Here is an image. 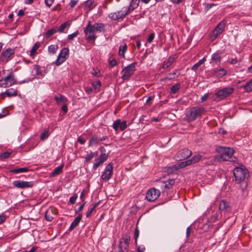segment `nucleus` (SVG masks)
<instances>
[{"label": "nucleus", "mask_w": 252, "mask_h": 252, "mask_svg": "<svg viewBox=\"0 0 252 252\" xmlns=\"http://www.w3.org/2000/svg\"><path fill=\"white\" fill-rule=\"evenodd\" d=\"M12 152L10 151H6L1 154L0 158H8L11 154Z\"/></svg>", "instance_id": "obj_50"}, {"label": "nucleus", "mask_w": 252, "mask_h": 252, "mask_svg": "<svg viewBox=\"0 0 252 252\" xmlns=\"http://www.w3.org/2000/svg\"><path fill=\"white\" fill-rule=\"evenodd\" d=\"M34 69L35 70V74L37 75H39L41 77L44 76V74H43L42 72L40 70V67L39 65H35L34 67Z\"/></svg>", "instance_id": "obj_42"}, {"label": "nucleus", "mask_w": 252, "mask_h": 252, "mask_svg": "<svg viewBox=\"0 0 252 252\" xmlns=\"http://www.w3.org/2000/svg\"><path fill=\"white\" fill-rule=\"evenodd\" d=\"M84 30L86 31L87 32H89L91 33H94V34L96 32L94 27H90V28L88 29L87 30L84 29Z\"/></svg>", "instance_id": "obj_55"}, {"label": "nucleus", "mask_w": 252, "mask_h": 252, "mask_svg": "<svg viewBox=\"0 0 252 252\" xmlns=\"http://www.w3.org/2000/svg\"><path fill=\"white\" fill-rule=\"evenodd\" d=\"M69 49L67 48H63L59 53L57 60L55 61V64L57 65H60L63 63L67 59L68 56Z\"/></svg>", "instance_id": "obj_11"}, {"label": "nucleus", "mask_w": 252, "mask_h": 252, "mask_svg": "<svg viewBox=\"0 0 252 252\" xmlns=\"http://www.w3.org/2000/svg\"><path fill=\"white\" fill-rule=\"evenodd\" d=\"M217 152L220 154V158L223 157H227L231 158L232 156L235 152L234 150L228 147H219L216 149Z\"/></svg>", "instance_id": "obj_8"}, {"label": "nucleus", "mask_w": 252, "mask_h": 252, "mask_svg": "<svg viewBox=\"0 0 252 252\" xmlns=\"http://www.w3.org/2000/svg\"><path fill=\"white\" fill-rule=\"evenodd\" d=\"M16 82V80L14 78L13 74L11 72L10 73L5 77L2 78L0 79V87L1 88H7Z\"/></svg>", "instance_id": "obj_5"}, {"label": "nucleus", "mask_w": 252, "mask_h": 252, "mask_svg": "<svg viewBox=\"0 0 252 252\" xmlns=\"http://www.w3.org/2000/svg\"><path fill=\"white\" fill-rule=\"evenodd\" d=\"M71 25V22L67 21L63 24H62L58 29H57L58 32L60 33L65 32L64 30L66 28H68Z\"/></svg>", "instance_id": "obj_24"}, {"label": "nucleus", "mask_w": 252, "mask_h": 252, "mask_svg": "<svg viewBox=\"0 0 252 252\" xmlns=\"http://www.w3.org/2000/svg\"><path fill=\"white\" fill-rule=\"evenodd\" d=\"M206 61V59L205 57L203 58L202 59L199 60L197 63H196L195 64H194L192 68L191 69L194 71H196L199 66H200L202 64L204 63V62Z\"/></svg>", "instance_id": "obj_31"}, {"label": "nucleus", "mask_w": 252, "mask_h": 252, "mask_svg": "<svg viewBox=\"0 0 252 252\" xmlns=\"http://www.w3.org/2000/svg\"><path fill=\"white\" fill-rule=\"evenodd\" d=\"M126 126L127 125L126 121H123L122 122H121V124L119 127L121 130H124L126 128Z\"/></svg>", "instance_id": "obj_49"}, {"label": "nucleus", "mask_w": 252, "mask_h": 252, "mask_svg": "<svg viewBox=\"0 0 252 252\" xmlns=\"http://www.w3.org/2000/svg\"><path fill=\"white\" fill-rule=\"evenodd\" d=\"M86 204V202H84L77 209V210L75 211V214H78L79 212H81L83 209V208Z\"/></svg>", "instance_id": "obj_64"}, {"label": "nucleus", "mask_w": 252, "mask_h": 252, "mask_svg": "<svg viewBox=\"0 0 252 252\" xmlns=\"http://www.w3.org/2000/svg\"><path fill=\"white\" fill-rule=\"evenodd\" d=\"M234 93V89L231 87L218 89L215 91V95L219 99H224Z\"/></svg>", "instance_id": "obj_4"}, {"label": "nucleus", "mask_w": 252, "mask_h": 252, "mask_svg": "<svg viewBox=\"0 0 252 252\" xmlns=\"http://www.w3.org/2000/svg\"><path fill=\"white\" fill-rule=\"evenodd\" d=\"M129 13V11L126 9V11H119L117 12L111 13L109 15V17L112 20L116 21L119 19H123Z\"/></svg>", "instance_id": "obj_15"}, {"label": "nucleus", "mask_w": 252, "mask_h": 252, "mask_svg": "<svg viewBox=\"0 0 252 252\" xmlns=\"http://www.w3.org/2000/svg\"><path fill=\"white\" fill-rule=\"evenodd\" d=\"M55 99L58 104L67 101V98L61 94H59L58 95L55 96Z\"/></svg>", "instance_id": "obj_28"}, {"label": "nucleus", "mask_w": 252, "mask_h": 252, "mask_svg": "<svg viewBox=\"0 0 252 252\" xmlns=\"http://www.w3.org/2000/svg\"><path fill=\"white\" fill-rule=\"evenodd\" d=\"M48 51L52 54H55L58 49V46L56 45H51L48 47Z\"/></svg>", "instance_id": "obj_37"}, {"label": "nucleus", "mask_w": 252, "mask_h": 252, "mask_svg": "<svg viewBox=\"0 0 252 252\" xmlns=\"http://www.w3.org/2000/svg\"><path fill=\"white\" fill-rule=\"evenodd\" d=\"M200 159V158H190L185 161L179 162L174 165L165 167L163 168V171L166 172L168 174H174L181 168L198 162Z\"/></svg>", "instance_id": "obj_1"}, {"label": "nucleus", "mask_w": 252, "mask_h": 252, "mask_svg": "<svg viewBox=\"0 0 252 252\" xmlns=\"http://www.w3.org/2000/svg\"><path fill=\"white\" fill-rule=\"evenodd\" d=\"M217 5V4L215 3H207L205 7V10L206 11H208L210 9H211L212 7Z\"/></svg>", "instance_id": "obj_53"}, {"label": "nucleus", "mask_w": 252, "mask_h": 252, "mask_svg": "<svg viewBox=\"0 0 252 252\" xmlns=\"http://www.w3.org/2000/svg\"><path fill=\"white\" fill-rule=\"evenodd\" d=\"M86 135L82 134L80 135L77 139V142L81 144H84L86 143L87 138L85 137Z\"/></svg>", "instance_id": "obj_39"}, {"label": "nucleus", "mask_w": 252, "mask_h": 252, "mask_svg": "<svg viewBox=\"0 0 252 252\" xmlns=\"http://www.w3.org/2000/svg\"><path fill=\"white\" fill-rule=\"evenodd\" d=\"M78 33H79L78 31H76L73 33L68 34L67 36V38L69 40H72L74 38H75V37H76L78 35Z\"/></svg>", "instance_id": "obj_47"}, {"label": "nucleus", "mask_w": 252, "mask_h": 252, "mask_svg": "<svg viewBox=\"0 0 252 252\" xmlns=\"http://www.w3.org/2000/svg\"><path fill=\"white\" fill-rule=\"evenodd\" d=\"M175 60V58L172 56H170L168 58V59L165 60L162 64V67L163 69L169 67L174 62Z\"/></svg>", "instance_id": "obj_23"}, {"label": "nucleus", "mask_w": 252, "mask_h": 252, "mask_svg": "<svg viewBox=\"0 0 252 252\" xmlns=\"http://www.w3.org/2000/svg\"><path fill=\"white\" fill-rule=\"evenodd\" d=\"M226 22L225 20L220 22L215 28L211 36L212 39H216L224 31L226 27Z\"/></svg>", "instance_id": "obj_9"}, {"label": "nucleus", "mask_w": 252, "mask_h": 252, "mask_svg": "<svg viewBox=\"0 0 252 252\" xmlns=\"http://www.w3.org/2000/svg\"><path fill=\"white\" fill-rule=\"evenodd\" d=\"M45 219L49 221H51L53 220V217L50 214L49 211H47L45 213Z\"/></svg>", "instance_id": "obj_46"}, {"label": "nucleus", "mask_w": 252, "mask_h": 252, "mask_svg": "<svg viewBox=\"0 0 252 252\" xmlns=\"http://www.w3.org/2000/svg\"><path fill=\"white\" fill-rule=\"evenodd\" d=\"M233 175L235 181L239 184L243 182L246 179L250 177L248 169L242 164H239L233 170Z\"/></svg>", "instance_id": "obj_2"}, {"label": "nucleus", "mask_w": 252, "mask_h": 252, "mask_svg": "<svg viewBox=\"0 0 252 252\" xmlns=\"http://www.w3.org/2000/svg\"><path fill=\"white\" fill-rule=\"evenodd\" d=\"M107 158H99L95 160V162L93 165V169L96 170L97 168L101 164H102Z\"/></svg>", "instance_id": "obj_32"}, {"label": "nucleus", "mask_w": 252, "mask_h": 252, "mask_svg": "<svg viewBox=\"0 0 252 252\" xmlns=\"http://www.w3.org/2000/svg\"><path fill=\"white\" fill-rule=\"evenodd\" d=\"M127 51V45L125 43L123 46H120L119 49V55L122 58H125V53Z\"/></svg>", "instance_id": "obj_27"}, {"label": "nucleus", "mask_w": 252, "mask_h": 252, "mask_svg": "<svg viewBox=\"0 0 252 252\" xmlns=\"http://www.w3.org/2000/svg\"><path fill=\"white\" fill-rule=\"evenodd\" d=\"M84 32L85 34L86 39L90 42H93V44H94V41L96 38V36L94 33H91L89 32H87L84 30Z\"/></svg>", "instance_id": "obj_22"}, {"label": "nucleus", "mask_w": 252, "mask_h": 252, "mask_svg": "<svg viewBox=\"0 0 252 252\" xmlns=\"http://www.w3.org/2000/svg\"><path fill=\"white\" fill-rule=\"evenodd\" d=\"M122 239L124 240L125 244L128 245L130 240V237L129 235H126L125 237H123Z\"/></svg>", "instance_id": "obj_52"}, {"label": "nucleus", "mask_w": 252, "mask_h": 252, "mask_svg": "<svg viewBox=\"0 0 252 252\" xmlns=\"http://www.w3.org/2000/svg\"><path fill=\"white\" fill-rule=\"evenodd\" d=\"M181 88V84L180 83H177L174 85L170 88V94H175Z\"/></svg>", "instance_id": "obj_30"}, {"label": "nucleus", "mask_w": 252, "mask_h": 252, "mask_svg": "<svg viewBox=\"0 0 252 252\" xmlns=\"http://www.w3.org/2000/svg\"><path fill=\"white\" fill-rule=\"evenodd\" d=\"M40 46V43L38 42H36L32 47L31 51H30V56H33L34 54H35L36 50L38 49V48Z\"/></svg>", "instance_id": "obj_35"}, {"label": "nucleus", "mask_w": 252, "mask_h": 252, "mask_svg": "<svg viewBox=\"0 0 252 252\" xmlns=\"http://www.w3.org/2000/svg\"><path fill=\"white\" fill-rule=\"evenodd\" d=\"M82 215V214H79L77 217H76L74 220L71 223L69 228V231H72L73 230L76 226H77L81 220Z\"/></svg>", "instance_id": "obj_20"}, {"label": "nucleus", "mask_w": 252, "mask_h": 252, "mask_svg": "<svg viewBox=\"0 0 252 252\" xmlns=\"http://www.w3.org/2000/svg\"><path fill=\"white\" fill-rule=\"evenodd\" d=\"M85 91L88 94H91L93 92V89L90 87H85Z\"/></svg>", "instance_id": "obj_62"}, {"label": "nucleus", "mask_w": 252, "mask_h": 252, "mask_svg": "<svg viewBox=\"0 0 252 252\" xmlns=\"http://www.w3.org/2000/svg\"><path fill=\"white\" fill-rule=\"evenodd\" d=\"M64 167V163H62L61 165L56 167L53 171L49 175V178H53L60 174L63 171V168Z\"/></svg>", "instance_id": "obj_18"}, {"label": "nucleus", "mask_w": 252, "mask_h": 252, "mask_svg": "<svg viewBox=\"0 0 252 252\" xmlns=\"http://www.w3.org/2000/svg\"><path fill=\"white\" fill-rule=\"evenodd\" d=\"M92 74L95 77H98L101 76V73L100 71H96L94 70L92 72Z\"/></svg>", "instance_id": "obj_58"}, {"label": "nucleus", "mask_w": 252, "mask_h": 252, "mask_svg": "<svg viewBox=\"0 0 252 252\" xmlns=\"http://www.w3.org/2000/svg\"><path fill=\"white\" fill-rule=\"evenodd\" d=\"M113 164L109 163L105 167L104 171L101 175V178L103 180L107 181L113 175Z\"/></svg>", "instance_id": "obj_13"}, {"label": "nucleus", "mask_w": 252, "mask_h": 252, "mask_svg": "<svg viewBox=\"0 0 252 252\" xmlns=\"http://www.w3.org/2000/svg\"><path fill=\"white\" fill-rule=\"evenodd\" d=\"M87 192V191L85 189H84L81 192L80 197L83 201H84V195L86 194Z\"/></svg>", "instance_id": "obj_63"}, {"label": "nucleus", "mask_w": 252, "mask_h": 252, "mask_svg": "<svg viewBox=\"0 0 252 252\" xmlns=\"http://www.w3.org/2000/svg\"><path fill=\"white\" fill-rule=\"evenodd\" d=\"M219 210L220 211H223L224 212L230 211V206L229 202L224 200H221L220 203Z\"/></svg>", "instance_id": "obj_19"}, {"label": "nucleus", "mask_w": 252, "mask_h": 252, "mask_svg": "<svg viewBox=\"0 0 252 252\" xmlns=\"http://www.w3.org/2000/svg\"><path fill=\"white\" fill-rule=\"evenodd\" d=\"M154 38H155V34L154 33H152L150 34V35H149L148 39H147L148 42L151 43L153 41Z\"/></svg>", "instance_id": "obj_54"}, {"label": "nucleus", "mask_w": 252, "mask_h": 252, "mask_svg": "<svg viewBox=\"0 0 252 252\" xmlns=\"http://www.w3.org/2000/svg\"><path fill=\"white\" fill-rule=\"evenodd\" d=\"M191 152L188 149H183L179 150L176 154V158H190Z\"/></svg>", "instance_id": "obj_16"}, {"label": "nucleus", "mask_w": 252, "mask_h": 252, "mask_svg": "<svg viewBox=\"0 0 252 252\" xmlns=\"http://www.w3.org/2000/svg\"><path fill=\"white\" fill-rule=\"evenodd\" d=\"M93 27H94L95 32H104L105 31V25L103 23H96L93 25Z\"/></svg>", "instance_id": "obj_25"}, {"label": "nucleus", "mask_w": 252, "mask_h": 252, "mask_svg": "<svg viewBox=\"0 0 252 252\" xmlns=\"http://www.w3.org/2000/svg\"><path fill=\"white\" fill-rule=\"evenodd\" d=\"M175 184V180L174 179H168L166 182L163 183L161 188L164 189H170L172 188Z\"/></svg>", "instance_id": "obj_21"}, {"label": "nucleus", "mask_w": 252, "mask_h": 252, "mask_svg": "<svg viewBox=\"0 0 252 252\" xmlns=\"http://www.w3.org/2000/svg\"><path fill=\"white\" fill-rule=\"evenodd\" d=\"M139 235V231L137 227H136L134 230V237L135 239V243L137 245V239Z\"/></svg>", "instance_id": "obj_45"}, {"label": "nucleus", "mask_w": 252, "mask_h": 252, "mask_svg": "<svg viewBox=\"0 0 252 252\" xmlns=\"http://www.w3.org/2000/svg\"><path fill=\"white\" fill-rule=\"evenodd\" d=\"M92 85L94 89L99 90L101 86V83L99 81H95L92 82Z\"/></svg>", "instance_id": "obj_41"}, {"label": "nucleus", "mask_w": 252, "mask_h": 252, "mask_svg": "<svg viewBox=\"0 0 252 252\" xmlns=\"http://www.w3.org/2000/svg\"><path fill=\"white\" fill-rule=\"evenodd\" d=\"M177 70H175L173 71L172 73L169 74V75L165 77L164 78L162 79V80L163 81L166 80H172L174 79L176 77H177L178 76L176 75Z\"/></svg>", "instance_id": "obj_36"}, {"label": "nucleus", "mask_w": 252, "mask_h": 252, "mask_svg": "<svg viewBox=\"0 0 252 252\" xmlns=\"http://www.w3.org/2000/svg\"><path fill=\"white\" fill-rule=\"evenodd\" d=\"M58 32L57 27H53L52 29L49 30L45 33V36L46 38H49L55 33Z\"/></svg>", "instance_id": "obj_33"}, {"label": "nucleus", "mask_w": 252, "mask_h": 252, "mask_svg": "<svg viewBox=\"0 0 252 252\" xmlns=\"http://www.w3.org/2000/svg\"><path fill=\"white\" fill-rule=\"evenodd\" d=\"M121 124V120L120 119H117L116 120L113 125V127L115 130H117L118 128L120 127V125Z\"/></svg>", "instance_id": "obj_44"}, {"label": "nucleus", "mask_w": 252, "mask_h": 252, "mask_svg": "<svg viewBox=\"0 0 252 252\" xmlns=\"http://www.w3.org/2000/svg\"><path fill=\"white\" fill-rule=\"evenodd\" d=\"M217 76L219 77H221L226 74V71L223 68H220L217 71Z\"/></svg>", "instance_id": "obj_43"}, {"label": "nucleus", "mask_w": 252, "mask_h": 252, "mask_svg": "<svg viewBox=\"0 0 252 252\" xmlns=\"http://www.w3.org/2000/svg\"><path fill=\"white\" fill-rule=\"evenodd\" d=\"M191 231V226H189V227H187V230H186V237L187 238H188L189 237Z\"/></svg>", "instance_id": "obj_56"}, {"label": "nucleus", "mask_w": 252, "mask_h": 252, "mask_svg": "<svg viewBox=\"0 0 252 252\" xmlns=\"http://www.w3.org/2000/svg\"><path fill=\"white\" fill-rule=\"evenodd\" d=\"M94 210V209L92 207L89 209L86 213V217L89 218L92 215V212H93Z\"/></svg>", "instance_id": "obj_59"}, {"label": "nucleus", "mask_w": 252, "mask_h": 252, "mask_svg": "<svg viewBox=\"0 0 252 252\" xmlns=\"http://www.w3.org/2000/svg\"><path fill=\"white\" fill-rule=\"evenodd\" d=\"M244 88L247 92H251L252 91V80L247 82L244 86Z\"/></svg>", "instance_id": "obj_38"}, {"label": "nucleus", "mask_w": 252, "mask_h": 252, "mask_svg": "<svg viewBox=\"0 0 252 252\" xmlns=\"http://www.w3.org/2000/svg\"><path fill=\"white\" fill-rule=\"evenodd\" d=\"M139 0H132L131 1L128 7L126 8L127 11H129V13H130V11H132L137 7L139 5Z\"/></svg>", "instance_id": "obj_26"}, {"label": "nucleus", "mask_w": 252, "mask_h": 252, "mask_svg": "<svg viewBox=\"0 0 252 252\" xmlns=\"http://www.w3.org/2000/svg\"><path fill=\"white\" fill-rule=\"evenodd\" d=\"M17 94V91L13 88L6 90L4 92L1 93L0 97L3 99L5 96L11 97L15 96Z\"/></svg>", "instance_id": "obj_17"}, {"label": "nucleus", "mask_w": 252, "mask_h": 252, "mask_svg": "<svg viewBox=\"0 0 252 252\" xmlns=\"http://www.w3.org/2000/svg\"><path fill=\"white\" fill-rule=\"evenodd\" d=\"M77 198V194L75 193L72 196L69 198V202L71 204H74L75 203L76 200Z\"/></svg>", "instance_id": "obj_51"}, {"label": "nucleus", "mask_w": 252, "mask_h": 252, "mask_svg": "<svg viewBox=\"0 0 252 252\" xmlns=\"http://www.w3.org/2000/svg\"><path fill=\"white\" fill-rule=\"evenodd\" d=\"M107 138L106 136H100L98 134H92L88 141V147H96L100 144V141Z\"/></svg>", "instance_id": "obj_6"}, {"label": "nucleus", "mask_w": 252, "mask_h": 252, "mask_svg": "<svg viewBox=\"0 0 252 252\" xmlns=\"http://www.w3.org/2000/svg\"><path fill=\"white\" fill-rule=\"evenodd\" d=\"M49 132L48 131H45L42 132L40 135V138L41 140H43L45 138H47L49 136Z\"/></svg>", "instance_id": "obj_48"}, {"label": "nucleus", "mask_w": 252, "mask_h": 252, "mask_svg": "<svg viewBox=\"0 0 252 252\" xmlns=\"http://www.w3.org/2000/svg\"><path fill=\"white\" fill-rule=\"evenodd\" d=\"M29 170V169L28 167H21L11 169L10 170V172L17 174L19 173L26 172L28 171Z\"/></svg>", "instance_id": "obj_29"}, {"label": "nucleus", "mask_w": 252, "mask_h": 252, "mask_svg": "<svg viewBox=\"0 0 252 252\" xmlns=\"http://www.w3.org/2000/svg\"><path fill=\"white\" fill-rule=\"evenodd\" d=\"M205 112L203 108L193 107L191 108L186 114L187 120L188 122L195 121L198 117L201 116Z\"/></svg>", "instance_id": "obj_3"}, {"label": "nucleus", "mask_w": 252, "mask_h": 252, "mask_svg": "<svg viewBox=\"0 0 252 252\" xmlns=\"http://www.w3.org/2000/svg\"><path fill=\"white\" fill-rule=\"evenodd\" d=\"M211 59L216 63L220 62L221 60L220 56L217 53L213 54L212 56Z\"/></svg>", "instance_id": "obj_40"}, {"label": "nucleus", "mask_w": 252, "mask_h": 252, "mask_svg": "<svg viewBox=\"0 0 252 252\" xmlns=\"http://www.w3.org/2000/svg\"><path fill=\"white\" fill-rule=\"evenodd\" d=\"M94 0H88L85 2V7L88 10H91L94 7Z\"/></svg>", "instance_id": "obj_34"}, {"label": "nucleus", "mask_w": 252, "mask_h": 252, "mask_svg": "<svg viewBox=\"0 0 252 252\" xmlns=\"http://www.w3.org/2000/svg\"><path fill=\"white\" fill-rule=\"evenodd\" d=\"M117 63V62L115 59H113L109 61V64L111 67H114Z\"/></svg>", "instance_id": "obj_57"}, {"label": "nucleus", "mask_w": 252, "mask_h": 252, "mask_svg": "<svg viewBox=\"0 0 252 252\" xmlns=\"http://www.w3.org/2000/svg\"><path fill=\"white\" fill-rule=\"evenodd\" d=\"M6 220V216L4 214L0 215V224L3 223Z\"/></svg>", "instance_id": "obj_61"}, {"label": "nucleus", "mask_w": 252, "mask_h": 252, "mask_svg": "<svg viewBox=\"0 0 252 252\" xmlns=\"http://www.w3.org/2000/svg\"><path fill=\"white\" fill-rule=\"evenodd\" d=\"M160 194V191L154 188H151L148 190L146 198L150 202H153L156 200Z\"/></svg>", "instance_id": "obj_10"}, {"label": "nucleus", "mask_w": 252, "mask_h": 252, "mask_svg": "<svg viewBox=\"0 0 252 252\" xmlns=\"http://www.w3.org/2000/svg\"><path fill=\"white\" fill-rule=\"evenodd\" d=\"M136 63H133L126 66L122 71L124 72L122 78L124 80L127 79L129 77L133 74L135 70Z\"/></svg>", "instance_id": "obj_7"}, {"label": "nucleus", "mask_w": 252, "mask_h": 252, "mask_svg": "<svg viewBox=\"0 0 252 252\" xmlns=\"http://www.w3.org/2000/svg\"><path fill=\"white\" fill-rule=\"evenodd\" d=\"M145 250V247L143 245L138 246V247L137 249V252H144Z\"/></svg>", "instance_id": "obj_60"}, {"label": "nucleus", "mask_w": 252, "mask_h": 252, "mask_svg": "<svg viewBox=\"0 0 252 252\" xmlns=\"http://www.w3.org/2000/svg\"><path fill=\"white\" fill-rule=\"evenodd\" d=\"M15 51L14 49L7 48L3 51L0 56V61L2 62H7L10 57L14 55Z\"/></svg>", "instance_id": "obj_14"}, {"label": "nucleus", "mask_w": 252, "mask_h": 252, "mask_svg": "<svg viewBox=\"0 0 252 252\" xmlns=\"http://www.w3.org/2000/svg\"><path fill=\"white\" fill-rule=\"evenodd\" d=\"M13 185L16 188L23 189L33 187V183L32 182L16 180L13 181Z\"/></svg>", "instance_id": "obj_12"}]
</instances>
